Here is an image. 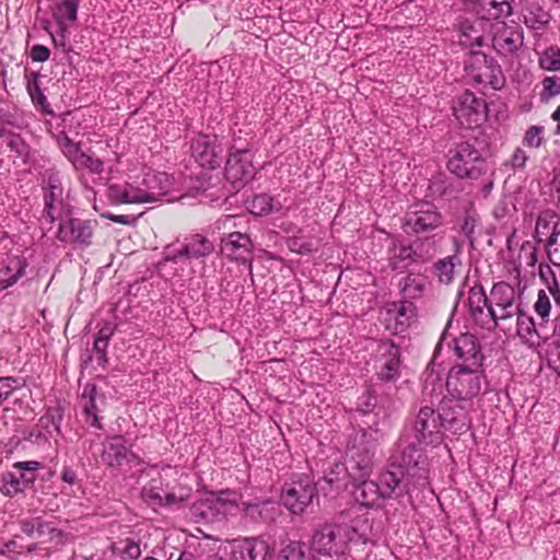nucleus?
Instances as JSON below:
<instances>
[{
  "mask_svg": "<svg viewBox=\"0 0 560 560\" xmlns=\"http://www.w3.org/2000/svg\"><path fill=\"white\" fill-rule=\"evenodd\" d=\"M385 438L377 421L357 431L348 443L347 464L336 462L326 471L324 481L335 491L343 490L348 480L354 476L361 478L372 474L375 454Z\"/></svg>",
  "mask_w": 560,
  "mask_h": 560,
  "instance_id": "f257e3e1",
  "label": "nucleus"
},
{
  "mask_svg": "<svg viewBox=\"0 0 560 560\" xmlns=\"http://www.w3.org/2000/svg\"><path fill=\"white\" fill-rule=\"evenodd\" d=\"M400 452V462L393 460L378 477L383 500L402 498L427 483L424 452L415 442L407 443Z\"/></svg>",
  "mask_w": 560,
  "mask_h": 560,
  "instance_id": "f03ea898",
  "label": "nucleus"
},
{
  "mask_svg": "<svg viewBox=\"0 0 560 560\" xmlns=\"http://www.w3.org/2000/svg\"><path fill=\"white\" fill-rule=\"evenodd\" d=\"M369 521L365 516L352 518L348 523L325 524L317 528L311 540L314 553L325 557L345 555L350 542L368 541Z\"/></svg>",
  "mask_w": 560,
  "mask_h": 560,
  "instance_id": "7ed1b4c3",
  "label": "nucleus"
},
{
  "mask_svg": "<svg viewBox=\"0 0 560 560\" xmlns=\"http://www.w3.org/2000/svg\"><path fill=\"white\" fill-rule=\"evenodd\" d=\"M443 430L438 411L430 406H423L410 421V428L401 438L399 448L402 450L410 442H415L422 451L423 446L439 445L443 440Z\"/></svg>",
  "mask_w": 560,
  "mask_h": 560,
  "instance_id": "20e7f679",
  "label": "nucleus"
},
{
  "mask_svg": "<svg viewBox=\"0 0 560 560\" xmlns=\"http://www.w3.org/2000/svg\"><path fill=\"white\" fill-rule=\"evenodd\" d=\"M177 470L167 467L159 478H153L142 488V499L152 506L174 504L189 497L190 490L177 483Z\"/></svg>",
  "mask_w": 560,
  "mask_h": 560,
  "instance_id": "39448f33",
  "label": "nucleus"
},
{
  "mask_svg": "<svg viewBox=\"0 0 560 560\" xmlns=\"http://www.w3.org/2000/svg\"><path fill=\"white\" fill-rule=\"evenodd\" d=\"M447 168L458 178L477 179L487 172V162L475 144L462 141L448 151Z\"/></svg>",
  "mask_w": 560,
  "mask_h": 560,
  "instance_id": "423d86ee",
  "label": "nucleus"
},
{
  "mask_svg": "<svg viewBox=\"0 0 560 560\" xmlns=\"http://www.w3.org/2000/svg\"><path fill=\"white\" fill-rule=\"evenodd\" d=\"M482 383L481 366L457 364L448 372L446 388L454 399L467 401L480 393Z\"/></svg>",
  "mask_w": 560,
  "mask_h": 560,
  "instance_id": "0eeeda50",
  "label": "nucleus"
},
{
  "mask_svg": "<svg viewBox=\"0 0 560 560\" xmlns=\"http://www.w3.org/2000/svg\"><path fill=\"white\" fill-rule=\"evenodd\" d=\"M443 224V215L432 202L419 201L409 207L402 229L407 234L432 232Z\"/></svg>",
  "mask_w": 560,
  "mask_h": 560,
  "instance_id": "6e6552de",
  "label": "nucleus"
},
{
  "mask_svg": "<svg viewBox=\"0 0 560 560\" xmlns=\"http://www.w3.org/2000/svg\"><path fill=\"white\" fill-rule=\"evenodd\" d=\"M237 508L236 494L222 491L218 495H210L195 503L191 514L197 521L217 523L225 520Z\"/></svg>",
  "mask_w": 560,
  "mask_h": 560,
  "instance_id": "1a4fd4ad",
  "label": "nucleus"
},
{
  "mask_svg": "<svg viewBox=\"0 0 560 560\" xmlns=\"http://www.w3.org/2000/svg\"><path fill=\"white\" fill-rule=\"evenodd\" d=\"M316 495V486L310 476H301L282 488L283 505L294 514H302Z\"/></svg>",
  "mask_w": 560,
  "mask_h": 560,
  "instance_id": "9d476101",
  "label": "nucleus"
},
{
  "mask_svg": "<svg viewBox=\"0 0 560 560\" xmlns=\"http://www.w3.org/2000/svg\"><path fill=\"white\" fill-rule=\"evenodd\" d=\"M95 222L78 218H60L56 237L58 241L78 246L88 247L92 243Z\"/></svg>",
  "mask_w": 560,
  "mask_h": 560,
  "instance_id": "9b49d317",
  "label": "nucleus"
},
{
  "mask_svg": "<svg viewBox=\"0 0 560 560\" xmlns=\"http://www.w3.org/2000/svg\"><path fill=\"white\" fill-rule=\"evenodd\" d=\"M453 113L460 125L471 128L485 120L486 103L471 92L465 91L454 100Z\"/></svg>",
  "mask_w": 560,
  "mask_h": 560,
  "instance_id": "f8f14e48",
  "label": "nucleus"
},
{
  "mask_svg": "<svg viewBox=\"0 0 560 560\" xmlns=\"http://www.w3.org/2000/svg\"><path fill=\"white\" fill-rule=\"evenodd\" d=\"M517 293L514 287L508 282L495 283L490 291V303L492 306L495 325L500 319L515 316L521 311L517 304Z\"/></svg>",
  "mask_w": 560,
  "mask_h": 560,
  "instance_id": "ddd939ff",
  "label": "nucleus"
},
{
  "mask_svg": "<svg viewBox=\"0 0 560 560\" xmlns=\"http://www.w3.org/2000/svg\"><path fill=\"white\" fill-rule=\"evenodd\" d=\"M424 243L419 242L415 245H408L398 238L392 240V245L388 248V261L393 270H402L412 262L424 261L432 256L428 248L423 250Z\"/></svg>",
  "mask_w": 560,
  "mask_h": 560,
  "instance_id": "4468645a",
  "label": "nucleus"
},
{
  "mask_svg": "<svg viewBox=\"0 0 560 560\" xmlns=\"http://www.w3.org/2000/svg\"><path fill=\"white\" fill-rule=\"evenodd\" d=\"M492 47L501 56H513L523 46V31L517 25L497 21L491 25Z\"/></svg>",
  "mask_w": 560,
  "mask_h": 560,
  "instance_id": "2eb2a0df",
  "label": "nucleus"
},
{
  "mask_svg": "<svg viewBox=\"0 0 560 560\" xmlns=\"http://www.w3.org/2000/svg\"><path fill=\"white\" fill-rule=\"evenodd\" d=\"M101 459L104 465L117 470L139 462L138 456L126 445L121 435L107 436L104 440Z\"/></svg>",
  "mask_w": 560,
  "mask_h": 560,
  "instance_id": "dca6fc26",
  "label": "nucleus"
},
{
  "mask_svg": "<svg viewBox=\"0 0 560 560\" xmlns=\"http://www.w3.org/2000/svg\"><path fill=\"white\" fill-rule=\"evenodd\" d=\"M255 174L256 168L248 150L230 153L225 164V177L234 187L244 186L254 178Z\"/></svg>",
  "mask_w": 560,
  "mask_h": 560,
  "instance_id": "f3484780",
  "label": "nucleus"
},
{
  "mask_svg": "<svg viewBox=\"0 0 560 560\" xmlns=\"http://www.w3.org/2000/svg\"><path fill=\"white\" fill-rule=\"evenodd\" d=\"M467 304L474 322L482 328H495L490 298L488 299L481 285L469 289Z\"/></svg>",
  "mask_w": 560,
  "mask_h": 560,
  "instance_id": "a211bd4d",
  "label": "nucleus"
},
{
  "mask_svg": "<svg viewBox=\"0 0 560 560\" xmlns=\"http://www.w3.org/2000/svg\"><path fill=\"white\" fill-rule=\"evenodd\" d=\"M383 315L386 329L398 335L410 326L416 316V306L409 301L393 302L387 304Z\"/></svg>",
  "mask_w": 560,
  "mask_h": 560,
  "instance_id": "6ab92c4d",
  "label": "nucleus"
},
{
  "mask_svg": "<svg viewBox=\"0 0 560 560\" xmlns=\"http://www.w3.org/2000/svg\"><path fill=\"white\" fill-rule=\"evenodd\" d=\"M191 153L201 167L214 170L221 164L222 149L215 136L198 135L192 140Z\"/></svg>",
  "mask_w": 560,
  "mask_h": 560,
  "instance_id": "aec40b11",
  "label": "nucleus"
},
{
  "mask_svg": "<svg viewBox=\"0 0 560 560\" xmlns=\"http://www.w3.org/2000/svg\"><path fill=\"white\" fill-rule=\"evenodd\" d=\"M253 248L250 237L241 232H232L222 240L223 255L231 260L248 265L249 270L253 264Z\"/></svg>",
  "mask_w": 560,
  "mask_h": 560,
  "instance_id": "412c9836",
  "label": "nucleus"
},
{
  "mask_svg": "<svg viewBox=\"0 0 560 560\" xmlns=\"http://www.w3.org/2000/svg\"><path fill=\"white\" fill-rule=\"evenodd\" d=\"M438 413L443 422V429L453 433L468 429L466 408L457 399H444Z\"/></svg>",
  "mask_w": 560,
  "mask_h": 560,
  "instance_id": "4be33fe9",
  "label": "nucleus"
},
{
  "mask_svg": "<svg viewBox=\"0 0 560 560\" xmlns=\"http://www.w3.org/2000/svg\"><path fill=\"white\" fill-rule=\"evenodd\" d=\"M213 249L214 246L212 242L200 234H195L187 237L182 248L177 252H167L165 259L174 262L183 257L187 259H199L209 256Z\"/></svg>",
  "mask_w": 560,
  "mask_h": 560,
  "instance_id": "5701e85b",
  "label": "nucleus"
},
{
  "mask_svg": "<svg viewBox=\"0 0 560 560\" xmlns=\"http://www.w3.org/2000/svg\"><path fill=\"white\" fill-rule=\"evenodd\" d=\"M108 198L113 203H147L148 198L141 180L135 178L124 184H113L108 187Z\"/></svg>",
  "mask_w": 560,
  "mask_h": 560,
  "instance_id": "b1692460",
  "label": "nucleus"
},
{
  "mask_svg": "<svg viewBox=\"0 0 560 560\" xmlns=\"http://www.w3.org/2000/svg\"><path fill=\"white\" fill-rule=\"evenodd\" d=\"M149 202H155L173 190L174 180L165 172L148 171L141 178Z\"/></svg>",
  "mask_w": 560,
  "mask_h": 560,
  "instance_id": "393cba45",
  "label": "nucleus"
},
{
  "mask_svg": "<svg viewBox=\"0 0 560 560\" xmlns=\"http://www.w3.org/2000/svg\"><path fill=\"white\" fill-rule=\"evenodd\" d=\"M62 191L63 189L58 176L50 175L48 178V192L45 194V208L42 217L43 224H52L60 218L63 207Z\"/></svg>",
  "mask_w": 560,
  "mask_h": 560,
  "instance_id": "a878e982",
  "label": "nucleus"
},
{
  "mask_svg": "<svg viewBox=\"0 0 560 560\" xmlns=\"http://www.w3.org/2000/svg\"><path fill=\"white\" fill-rule=\"evenodd\" d=\"M370 476L359 477L354 476L351 481L353 485L354 500L362 506L375 508L380 501L383 500L382 489L378 482L370 480Z\"/></svg>",
  "mask_w": 560,
  "mask_h": 560,
  "instance_id": "bb28decb",
  "label": "nucleus"
},
{
  "mask_svg": "<svg viewBox=\"0 0 560 560\" xmlns=\"http://www.w3.org/2000/svg\"><path fill=\"white\" fill-rule=\"evenodd\" d=\"M378 351L385 358L381 366L378 376L382 381L393 382L400 375V349L390 340H383L378 346Z\"/></svg>",
  "mask_w": 560,
  "mask_h": 560,
  "instance_id": "cd10ccee",
  "label": "nucleus"
},
{
  "mask_svg": "<svg viewBox=\"0 0 560 560\" xmlns=\"http://www.w3.org/2000/svg\"><path fill=\"white\" fill-rule=\"evenodd\" d=\"M454 351L465 365L482 366L483 355L477 338L471 334H462L453 339Z\"/></svg>",
  "mask_w": 560,
  "mask_h": 560,
  "instance_id": "c85d7f7f",
  "label": "nucleus"
},
{
  "mask_svg": "<svg viewBox=\"0 0 560 560\" xmlns=\"http://www.w3.org/2000/svg\"><path fill=\"white\" fill-rule=\"evenodd\" d=\"M234 555L236 560H269L272 548L262 538H246L240 544Z\"/></svg>",
  "mask_w": 560,
  "mask_h": 560,
  "instance_id": "c756f323",
  "label": "nucleus"
},
{
  "mask_svg": "<svg viewBox=\"0 0 560 560\" xmlns=\"http://www.w3.org/2000/svg\"><path fill=\"white\" fill-rule=\"evenodd\" d=\"M455 253L439 259L434 266V275L439 281L443 284H451L454 281L456 269L462 266V259L459 257L460 244L458 241H454Z\"/></svg>",
  "mask_w": 560,
  "mask_h": 560,
  "instance_id": "7c9ffc66",
  "label": "nucleus"
},
{
  "mask_svg": "<svg viewBox=\"0 0 560 560\" xmlns=\"http://www.w3.org/2000/svg\"><path fill=\"white\" fill-rule=\"evenodd\" d=\"M26 266L25 258L9 257L5 264L0 267V291L16 283L24 276Z\"/></svg>",
  "mask_w": 560,
  "mask_h": 560,
  "instance_id": "2f4dec72",
  "label": "nucleus"
},
{
  "mask_svg": "<svg viewBox=\"0 0 560 560\" xmlns=\"http://www.w3.org/2000/svg\"><path fill=\"white\" fill-rule=\"evenodd\" d=\"M96 397V386L94 384H86L83 387L79 404L82 408L83 415L85 416V422L92 427L101 429L102 425L97 416Z\"/></svg>",
  "mask_w": 560,
  "mask_h": 560,
  "instance_id": "473e14b6",
  "label": "nucleus"
},
{
  "mask_svg": "<svg viewBox=\"0 0 560 560\" xmlns=\"http://www.w3.org/2000/svg\"><path fill=\"white\" fill-rule=\"evenodd\" d=\"M517 316V335L529 347H537L540 345V334L532 316L522 312L515 314Z\"/></svg>",
  "mask_w": 560,
  "mask_h": 560,
  "instance_id": "72a5a7b5",
  "label": "nucleus"
},
{
  "mask_svg": "<svg viewBox=\"0 0 560 560\" xmlns=\"http://www.w3.org/2000/svg\"><path fill=\"white\" fill-rule=\"evenodd\" d=\"M36 529L37 533L35 538L37 539L48 541L55 546L62 545L65 542V534L60 529L55 527L52 523L46 522L42 517H38Z\"/></svg>",
  "mask_w": 560,
  "mask_h": 560,
  "instance_id": "f704fd0d",
  "label": "nucleus"
},
{
  "mask_svg": "<svg viewBox=\"0 0 560 560\" xmlns=\"http://www.w3.org/2000/svg\"><path fill=\"white\" fill-rule=\"evenodd\" d=\"M78 13V1L75 0H66L61 3H58L54 9L52 16L58 23L61 31H66V21H75Z\"/></svg>",
  "mask_w": 560,
  "mask_h": 560,
  "instance_id": "c9c22d12",
  "label": "nucleus"
},
{
  "mask_svg": "<svg viewBox=\"0 0 560 560\" xmlns=\"http://www.w3.org/2000/svg\"><path fill=\"white\" fill-rule=\"evenodd\" d=\"M278 560H311V558L306 555L304 544L290 541L280 550Z\"/></svg>",
  "mask_w": 560,
  "mask_h": 560,
  "instance_id": "e433bc0d",
  "label": "nucleus"
},
{
  "mask_svg": "<svg viewBox=\"0 0 560 560\" xmlns=\"http://www.w3.org/2000/svg\"><path fill=\"white\" fill-rule=\"evenodd\" d=\"M248 209L255 215H266L273 210L272 197L267 194L255 195L248 201Z\"/></svg>",
  "mask_w": 560,
  "mask_h": 560,
  "instance_id": "4c0bfd02",
  "label": "nucleus"
},
{
  "mask_svg": "<svg viewBox=\"0 0 560 560\" xmlns=\"http://www.w3.org/2000/svg\"><path fill=\"white\" fill-rule=\"evenodd\" d=\"M270 502L268 500L261 502H242V511L245 513L247 517H249L254 522L265 521L267 518L268 505Z\"/></svg>",
  "mask_w": 560,
  "mask_h": 560,
  "instance_id": "58836bf2",
  "label": "nucleus"
},
{
  "mask_svg": "<svg viewBox=\"0 0 560 560\" xmlns=\"http://www.w3.org/2000/svg\"><path fill=\"white\" fill-rule=\"evenodd\" d=\"M58 142L67 159L73 166L77 165L79 160H81V155L85 153L81 150L80 144L73 142L67 135L61 136Z\"/></svg>",
  "mask_w": 560,
  "mask_h": 560,
  "instance_id": "ea45409f",
  "label": "nucleus"
},
{
  "mask_svg": "<svg viewBox=\"0 0 560 560\" xmlns=\"http://www.w3.org/2000/svg\"><path fill=\"white\" fill-rule=\"evenodd\" d=\"M115 548L124 560H136L141 556L140 545L132 538L119 540Z\"/></svg>",
  "mask_w": 560,
  "mask_h": 560,
  "instance_id": "a19ab883",
  "label": "nucleus"
},
{
  "mask_svg": "<svg viewBox=\"0 0 560 560\" xmlns=\"http://www.w3.org/2000/svg\"><path fill=\"white\" fill-rule=\"evenodd\" d=\"M545 127L542 126H530L524 133L523 137V144L533 148L538 149L545 142Z\"/></svg>",
  "mask_w": 560,
  "mask_h": 560,
  "instance_id": "79ce46f5",
  "label": "nucleus"
},
{
  "mask_svg": "<svg viewBox=\"0 0 560 560\" xmlns=\"http://www.w3.org/2000/svg\"><path fill=\"white\" fill-rule=\"evenodd\" d=\"M78 164L74 165L77 170H86L92 174H101L104 170V163L101 159L84 153L81 155Z\"/></svg>",
  "mask_w": 560,
  "mask_h": 560,
  "instance_id": "37998d69",
  "label": "nucleus"
},
{
  "mask_svg": "<svg viewBox=\"0 0 560 560\" xmlns=\"http://www.w3.org/2000/svg\"><path fill=\"white\" fill-rule=\"evenodd\" d=\"M0 490L8 497H13L21 491L20 479L13 472L3 474L0 478Z\"/></svg>",
  "mask_w": 560,
  "mask_h": 560,
  "instance_id": "c03bdc74",
  "label": "nucleus"
},
{
  "mask_svg": "<svg viewBox=\"0 0 560 560\" xmlns=\"http://www.w3.org/2000/svg\"><path fill=\"white\" fill-rule=\"evenodd\" d=\"M534 310L542 322L548 319L551 311V302L549 294L546 291L539 290L537 300L534 304Z\"/></svg>",
  "mask_w": 560,
  "mask_h": 560,
  "instance_id": "a18cd8bd",
  "label": "nucleus"
},
{
  "mask_svg": "<svg viewBox=\"0 0 560 560\" xmlns=\"http://www.w3.org/2000/svg\"><path fill=\"white\" fill-rule=\"evenodd\" d=\"M539 65L544 70H560V50L547 49L539 58Z\"/></svg>",
  "mask_w": 560,
  "mask_h": 560,
  "instance_id": "49530a36",
  "label": "nucleus"
},
{
  "mask_svg": "<svg viewBox=\"0 0 560 560\" xmlns=\"http://www.w3.org/2000/svg\"><path fill=\"white\" fill-rule=\"evenodd\" d=\"M57 419H60V416L57 410L54 412L49 411L39 419L38 427L46 430L45 436L50 438L52 436L54 432H59L60 429Z\"/></svg>",
  "mask_w": 560,
  "mask_h": 560,
  "instance_id": "de8ad7c7",
  "label": "nucleus"
},
{
  "mask_svg": "<svg viewBox=\"0 0 560 560\" xmlns=\"http://www.w3.org/2000/svg\"><path fill=\"white\" fill-rule=\"evenodd\" d=\"M423 283L415 276H408L402 285V292L406 296L415 299L423 291Z\"/></svg>",
  "mask_w": 560,
  "mask_h": 560,
  "instance_id": "09e8293b",
  "label": "nucleus"
},
{
  "mask_svg": "<svg viewBox=\"0 0 560 560\" xmlns=\"http://www.w3.org/2000/svg\"><path fill=\"white\" fill-rule=\"evenodd\" d=\"M8 147L12 152H15L19 158L24 161L26 160L28 155V147L19 135L10 133Z\"/></svg>",
  "mask_w": 560,
  "mask_h": 560,
  "instance_id": "8fccbe9b",
  "label": "nucleus"
},
{
  "mask_svg": "<svg viewBox=\"0 0 560 560\" xmlns=\"http://www.w3.org/2000/svg\"><path fill=\"white\" fill-rule=\"evenodd\" d=\"M20 387V382L15 377H0V404L7 400L10 395Z\"/></svg>",
  "mask_w": 560,
  "mask_h": 560,
  "instance_id": "3c124183",
  "label": "nucleus"
},
{
  "mask_svg": "<svg viewBox=\"0 0 560 560\" xmlns=\"http://www.w3.org/2000/svg\"><path fill=\"white\" fill-rule=\"evenodd\" d=\"M462 33L463 36L467 38L466 44L481 46L483 42L482 35L478 33L475 25L469 22H464L462 24Z\"/></svg>",
  "mask_w": 560,
  "mask_h": 560,
  "instance_id": "603ef678",
  "label": "nucleus"
},
{
  "mask_svg": "<svg viewBox=\"0 0 560 560\" xmlns=\"http://www.w3.org/2000/svg\"><path fill=\"white\" fill-rule=\"evenodd\" d=\"M544 92L542 97L547 100L560 94V78L547 77L542 81Z\"/></svg>",
  "mask_w": 560,
  "mask_h": 560,
  "instance_id": "864d4df0",
  "label": "nucleus"
},
{
  "mask_svg": "<svg viewBox=\"0 0 560 560\" xmlns=\"http://www.w3.org/2000/svg\"><path fill=\"white\" fill-rule=\"evenodd\" d=\"M289 247L292 252H296L302 255L310 254L315 249L313 242L298 237L290 241Z\"/></svg>",
  "mask_w": 560,
  "mask_h": 560,
  "instance_id": "5fc2aeb1",
  "label": "nucleus"
},
{
  "mask_svg": "<svg viewBox=\"0 0 560 560\" xmlns=\"http://www.w3.org/2000/svg\"><path fill=\"white\" fill-rule=\"evenodd\" d=\"M547 252L549 256L560 254V228L555 226L547 242Z\"/></svg>",
  "mask_w": 560,
  "mask_h": 560,
  "instance_id": "6e6d98bb",
  "label": "nucleus"
},
{
  "mask_svg": "<svg viewBox=\"0 0 560 560\" xmlns=\"http://www.w3.org/2000/svg\"><path fill=\"white\" fill-rule=\"evenodd\" d=\"M50 57V50L44 45H34L31 49V58L36 62H44Z\"/></svg>",
  "mask_w": 560,
  "mask_h": 560,
  "instance_id": "4d7b16f0",
  "label": "nucleus"
},
{
  "mask_svg": "<svg viewBox=\"0 0 560 560\" xmlns=\"http://www.w3.org/2000/svg\"><path fill=\"white\" fill-rule=\"evenodd\" d=\"M527 160L528 155L526 152L522 148H516L510 163L513 168H524Z\"/></svg>",
  "mask_w": 560,
  "mask_h": 560,
  "instance_id": "13d9d810",
  "label": "nucleus"
},
{
  "mask_svg": "<svg viewBox=\"0 0 560 560\" xmlns=\"http://www.w3.org/2000/svg\"><path fill=\"white\" fill-rule=\"evenodd\" d=\"M475 226H476V220L471 215H466L462 223L460 231L466 237L469 238L471 244L474 242L472 235L475 232Z\"/></svg>",
  "mask_w": 560,
  "mask_h": 560,
  "instance_id": "bf43d9fd",
  "label": "nucleus"
},
{
  "mask_svg": "<svg viewBox=\"0 0 560 560\" xmlns=\"http://www.w3.org/2000/svg\"><path fill=\"white\" fill-rule=\"evenodd\" d=\"M28 93L34 102L40 105L46 102V96L43 94L36 81L33 84H28Z\"/></svg>",
  "mask_w": 560,
  "mask_h": 560,
  "instance_id": "052dcab7",
  "label": "nucleus"
},
{
  "mask_svg": "<svg viewBox=\"0 0 560 560\" xmlns=\"http://www.w3.org/2000/svg\"><path fill=\"white\" fill-rule=\"evenodd\" d=\"M37 523H38V517L32 518V520L22 521L21 522V526H22L23 533H25L30 537L35 538L36 537V533H37V529H36Z\"/></svg>",
  "mask_w": 560,
  "mask_h": 560,
  "instance_id": "680f3d73",
  "label": "nucleus"
},
{
  "mask_svg": "<svg viewBox=\"0 0 560 560\" xmlns=\"http://www.w3.org/2000/svg\"><path fill=\"white\" fill-rule=\"evenodd\" d=\"M61 479L69 485H74L77 481V474L72 468L66 466L62 469Z\"/></svg>",
  "mask_w": 560,
  "mask_h": 560,
  "instance_id": "e2e57ef3",
  "label": "nucleus"
},
{
  "mask_svg": "<svg viewBox=\"0 0 560 560\" xmlns=\"http://www.w3.org/2000/svg\"><path fill=\"white\" fill-rule=\"evenodd\" d=\"M114 332V328L110 324H105L98 331L96 338L108 343L109 338Z\"/></svg>",
  "mask_w": 560,
  "mask_h": 560,
  "instance_id": "0e129e2a",
  "label": "nucleus"
},
{
  "mask_svg": "<svg viewBox=\"0 0 560 560\" xmlns=\"http://www.w3.org/2000/svg\"><path fill=\"white\" fill-rule=\"evenodd\" d=\"M15 467L19 470H24L27 471L28 474H32L39 467V464L37 462H22L18 463Z\"/></svg>",
  "mask_w": 560,
  "mask_h": 560,
  "instance_id": "69168bd1",
  "label": "nucleus"
},
{
  "mask_svg": "<svg viewBox=\"0 0 560 560\" xmlns=\"http://www.w3.org/2000/svg\"><path fill=\"white\" fill-rule=\"evenodd\" d=\"M560 361V346H557L548 357V364L553 370Z\"/></svg>",
  "mask_w": 560,
  "mask_h": 560,
  "instance_id": "338daca9",
  "label": "nucleus"
},
{
  "mask_svg": "<svg viewBox=\"0 0 560 560\" xmlns=\"http://www.w3.org/2000/svg\"><path fill=\"white\" fill-rule=\"evenodd\" d=\"M106 218H108L113 222L120 223V224H129L130 223V218L128 215L108 214V215H106Z\"/></svg>",
  "mask_w": 560,
  "mask_h": 560,
  "instance_id": "774afa93",
  "label": "nucleus"
}]
</instances>
